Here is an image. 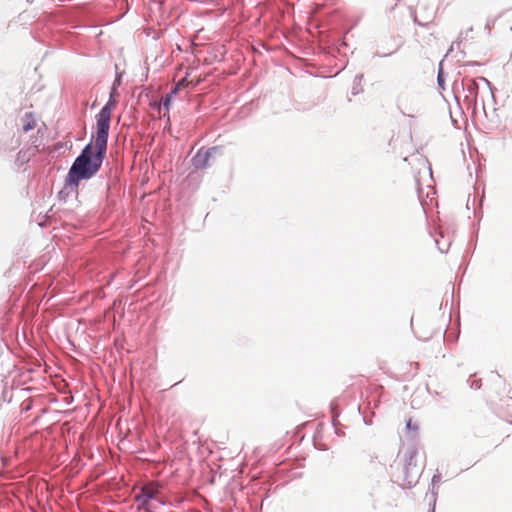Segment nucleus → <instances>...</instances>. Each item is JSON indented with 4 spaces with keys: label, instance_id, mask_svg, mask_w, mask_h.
<instances>
[{
    "label": "nucleus",
    "instance_id": "f257e3e1",
    "mask_svg": "<svg viewBox=\"0 0 512 512\" xmlns=\"http://www.w3.org/2000/svg\"><path fill=\"white\" fill-rule=\"evenodd\" d=\"M114 91L115 89L111 92L108 102L96 115V153L92 157V146L90 144L82 150V153L76 158L69 170L68 178L70 183L77 184L79 180L92 177L101 166L107 149L112 112L117 105V101L114 98Z\"/></svg>",
    "mask_w": 512,
    "mask_h": 512
},
{
    "label": "nucleus",
    "instance_id": "f03ea898",
    "mask_svg": "<svg viewBox=\"0 0 512 512\" xmlns=\"http://www.w3.org/2000/svg\"><path fill=\"white\" fill-rule=\"evenodd\" d=\"M160 486L156 483H149L141 489V493L136 496L138 506L148 512H152L161 503L158 494Z\"/></svg>",
    "mask_w": 512,
    "mask_h": 512
},
{
    "label": "nucleus",
    "instance_id": "7ed1b4c3",
    "mask_svg": "<svg viewBox=\"0 0 512 512\" xmlns=\"http://www.w3.org/2000/svg\"><path fill=\"white\" fill-rule=\"evenodd\" d=\"M190 73L187 72L185 77L182 78L178 83L177 85L175 86V88L170 92L168 93L163 101H162V106L163 108L166 110V112L169 111V108H170V104H171V101H172V98L173 96L177 93V91L182 88V87H185V86H188V85H192V86H196L197 84L200 83V79L197 78V79H190L189 80V77H190Z\"/></svg>",
    "mask_w": 512,
    "mask_h": 512
},
{
    "label": "nucleus",
    "instance_id": "20e7f679",
    "mask_svg": "<svg viewBox=\"0 0 512 512\" xmlns=\"http://www.w3.org/2000/svg\"><path fill=\"white\" fill-rule=\"evenodd\" d=\"M436 17V11L433 7H429L428 5H422L419 9V14H416L414 17V21L421 26H427L434 22Z\"/></svg>",
    "mask_w": 512,
    "mask_h": 512
},
{
    "label": "nucleus",
    "instance_id": "39448f33",
    "mask_svg": "<svg viewBox=\"0 0 512 512\" xmlns=\"http://www.w3.org/2000/svg\"><path fill=\"white\" fill-rule=\"evenodd\" d=\"M216 152H217L216 147H213L209 150H199L192 159L194 167L197 169H203V168L207 167L209 165L208 164L209 157L212 154H215Z\"/></svg>",
    "mask_w": 512,
    "mask_h": 512
},
{
    "label": "nucleus",
    "instance_id": "423d86ee",
    "mask_svg": "<svg viewBox=\"0 0 512 512\" xmlns=\"http://www.w3.org/2000/svg\"><path fill=\"white\" fill-rule=\"evenodd\" d=\"M35 120L32 118L31 114H26L22 119V129L24 132H28L35 127Z\"/></svg>",
    "mask_w": 512,
    "mask_h": 512
},
{
    "label": "nucleus",
    "instance_id": "0eeeda50",
    "mask_svg": "<svg viewBox=\"0 0 512 512\" xmlns=\"http://www.w3.org/2000/svg\"><path fill=\"white\" fill-rule=\"evenodd\" d=\"M406 428H407V429H414V430H417V428H418V427H417L416 425H414V426H413V425H412V420H411V419H409V420L406 422Z\"/></svg>",
    "mask_w": 512,
    "mask_h": 512
},
{
    "label": "nucleus",
    "instance_id": "6e6552de",
    "mask_svg": "<svg viewBox=\"0 0 512 512\" xmlns=\"http://www.w3.org/2000/svg\"><path fill=\"white\" fill-rule=\"evenodd\" d=\"M431 512H434V510H432Z\"/></svg>",
    "mask_w": 512,
    "mask_h": 512
}]
</instances>
